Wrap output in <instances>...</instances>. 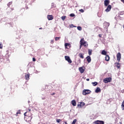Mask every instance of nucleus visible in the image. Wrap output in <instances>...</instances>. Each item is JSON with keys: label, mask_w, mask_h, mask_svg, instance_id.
Masks as SVG:
<instances>
[{"label": "nucleus", "mask_w": 124, "mask_h": 124, "mask_svg": "<svg viewBox=\"0 0 124 124\" xmlns=\"http://www.w3.org/2000/svg\"><path fill=\"white\" fill-rule=\"evenodd\" d=\"M88 63H90L91 62H92V59L91 58V56H88L86 58Z\"/></svg>", "instance_id": "13"}, {"label": "nucleus", "mask_w": 124, "mask_h": 124, "mask_svg": "<svg viewBox=\"0 0 124 124\" xmlns=\"http://www.w3.org/2000/svg\"><path fill=\"white\" fill-rule=\"evenodd\" d=\"M70 17H74L75 16V15L74 14H71L70 15Z\"/></svg>", "instance_id": "34"}, {"label": "nucleus", "mask_w": 124, "mask_h": 124, "mask_svg": "<svg viewBox=\"0 0 124 124\" xmlns=\"http://www.w3.org/2000/svg\"><path fill=\"white\" fill-rule=\"evenodd\" d=\"M112 8V6L111 5H108L107 8V9L105 10L106 12H109Z\"/></svg>", "instance_id": "9"}, {"label": "nucleus", "mask_w": 124, "mask_h": 124, "mask_svg": "<svg viewBox=\"0 0 124 124\" xmlns=\"http://www.w3.org/2000/svg\"><path fill=\"white\" fill-rule=\"evenodd\" d=\"M50 44H54V40H51Z\"/></svg>", "instance_id": "36"}, {"label": "nucleus", "mask_w": 124, "mask_h": 124, "mask_svg": "<svg viewBox=\"0 0 124 124\" xmlns=\"http://www.w3.org/2000/svg\"><path fill=\"white\" fill-rule=\"evenodd\" d=\"M109 3H110V0H104L105 6H108V5H109Z\"/></svg>", "instance_id": "10"}, {"label": "nucleus", "mask_w": 124, "mask_h": 124, "mask_svg": "<svg viewBox=\"0 0 124 124\" xmlns=\"http://www.w3.org/2000/svg\"><path fill=\"white\" fill-rule=\"evenodd\" d=\"M78 56H79V58H80V59H84V54L79 53Z\"/></svg>", "instance_id": "19"}, {"label": "nucleus", "mask_w": 124, "mask_h": 124, "mask_svg": "<svg viewBox=\"0 0 124 124\" xmlns=\"http://www.w3.org/2000/svg\"><path fill=\"white\" fill-rule=\"evenodd\" d=\"M32 61H33V62H35V61H36V60H35V58H32Z\"/></svg>", "instance_id": "39"}, {"label": "nucleus", "mask_w": 124, "mask_h": 124, "mask_svg": "<svg viewBox=\"0 0 124 124\" xmlns=\"http://www.w3.org/2000/svg\"><path fill=\"white\" fill-rule=\"evenodd\" d=\"M77 29L78 31H82V27H81L80 26H78L77 27Z\"/></svg>", "instance_id": "28"}, {"label": "nucleus", "mask_w": 124, "mask_h": 124, "mask_svg": "<svg viewBox=\"0 0 124 124\" xmlns=\"http://www.w3.org/2000/svg\"><path fill=\"white\" fill-rule=\"evenodd\" d=\"M77 122V119H75L73 120L72 123L71 124H76V122Z\"/></svg>", "instance_id": "26"}, {"label": "nucleus", "mask_w": 124, "mask_h": 124, "mask_svg": "<svg viewBox=\"0 0 124 124\" xmlns=\"http://www.w3.org/2000/svg\"><path fill=\"white\" fill-rule=\"evenodd\" d=\"M11 4H12V2H9L7 4V6H8V7H10V5H11Z\"/></svg>", "instance_id": "30"}, {"label": "nucleus", "mask_w": 124, "mask_h": 124, "mask_svg": "<svg viewBox=\"0 0 124 124\" xmlns=\"http://www.w3.org/2000/svg\"><path fill=\"white\" fill-rule=\"evenodd\" d=\"M26 80H30V73H28L25 76Z\"/></svg>", "instance_id": "15"}, {"label": "nucleus", "mask_w": 124, "mask_h": 124, "mask_svg": "<svg viewBox=\"0 0 124 124\" xmlns=\"http://www.w3.org/2000/svg\"><path fill=\"white\" fill-rule=\"evenodd\" d=\"M121 1H122L124 3V0H121Z\"/></svg>", "instance_id": "44"}, {"label": "nucleus", "mask_w": 124, "mask_h": 124, "mask_svg": "<svg viewBox=\"0 0 124 124\" xmlns=\"http://www.w3.org/2000/svg\"><path fill=\"white\" fill-rule=\"evenodd\" d=\"M11 10L12 11L14 10V8H11Z\"/></svg>", "instance_id": "41"}, {"label": "nucleus", "mask_w": 124, "mask_h": 124, "mask_svg": "<svg viewBox=\"0 0 124 124\" xmlns=\"http://www.w3.org/2000/svg\"><path fill=\"white\" fill-rule=\"evenodd\" d=\"M42 99H45V98H42Z\"/></svg>", "instance_id": "48"}, {"label": "nucleus", "mask_w": 124, "mask_h": 124, "mask_svg": "<svg viewBox=\"0 0 124 124\" xmlns=\"http://www.w3.org/2000/svg\"><path fill=\"white\" fill-rule=\"evenodd\" d=\"M3 47V45H2V44L1 43H0V49H2Z\"/></svg>", "instance_id": "32"}, {"label": "nucleus", "mask_w": 124, "mask_h": 124, "mask_svg": "<svg viewBox=\"0 0 124 124\" xmlns=\"http://www.w3.org/2000/svg\"><path fill=\"white\" fill-rule=\"evenodd\" d=\"M123 28H124V25H123Z\"/></svg>", "instance_id": "49"}, {"label": "nucleus", "mask_w": 124, "mask_h": 124, "mask_svg": "<svg viewBox=\"0 0 124 124\" xmlns=\"http://www.w3.org/2000/svg\"><path fill=\"white\" fill-rule=\"evenodd\" d=\"M79 11H80V12H81V13H83L84 10L83 9H81L79 10Z\"/></svg>", "instance_id": "35"}, {"label": "nucleus", "mask_w": 124, "mask_h": 124, "mask_svg": "<svg viewBox=\"0 0 124 124\" xmlns=\"http://www.w3.org/2000/svg\"><path fill=\"white\" fill-rule=\"evenodd\" d=\"M72 105L73 106H76V101H75V100H73L71 101Z\"/></svg>", "instance_id": "17"}, {"label": "nucleus", "mask_w": 124, "mask_h": 124, "mask_svg": "<svg viewBox=\"0 0 124 124\" xmlns=\"http://www.w3.org/2000/svg\"><path fill=\"white\" fill-rule=\"evenodd\" d=\"M91 93L92 91H91L90 90L84 89L83 91L82 94L83 95H86V94H89V93Z\"/></svg>", "instance_id": "3"}, {"label": "nucleus", "mask_w": 124, "mask_h": 124, "mask_svg": "<svg viewBox=\"0 0 124 124\" xmlns=\"http://www.w3.org/2000/svg\"><path fill=\"white\" fill-rule=\"evenodd\" d=\"M92 84L93 85V86H95L97 85V82H92Z\"/></svg>", "instance_id": "24"}, {"label": "nucleus", "mask_w": 124, "mask_h": 124, "mask_svg": "<svg viewBox=\"0 0 124 124\" xmlns=\"http://www.w3.org/2000/svg\"><path fill=\"white\" fill-rule=\"evenodd\" d=\"M112 80V78H107L104 79V82L106 84H107V83H109V82H111V80Z\"/></svg>", "instance_id": "4"}, {"label": "nucleus", "mask_w": 124, "mask_h": 124, "mask_svg": "<svg viewBox=\"0 0 124 124\" xmlns=\"http://www.w3.org/2000/svg\"><path fill=\"white\" fill-rule=\"evenodd\" d=\"M98 36H99V37L101 38V37H102V34H99L98 35Z\"/></svg>", "instance_id": "38"}, {"label": "nucleus", "mask_w": 124, "mask_h": 124, "mask_svg": "<svg viewBox=\"0 0 124 124\" xmlns=\"http://www.w3.org/2000/svg\"><path fill=\"white\" fill-rule=\"evenodd\" d=\"M31 109L28 108L27 110V112H28V113H30V112H31Z\"/></svg>", "instance_id": "33"}, {"label": "nucleus", "mask_w": 124, "mask_h": 124, "mask_svg": "<svg viewBox=\"0 0 124 124\" xmlns=\"http://www.w3.org/2000/svg\"><path fill=\"white\" fill-rule=\"evenodd\" d=\"M119 124H122V123L120 122V123H119Z\"/></svg>", "instance_id": "47"}, {"label": "nucleus", "mask_w": 124, "mask_h": 124, "mask_svg": "<svg viewBox=\"0 0 124 124\" xmlns=\"http://www.w3.org/2000/svg\"><path fill=\"white\" fill-rule=\"evenodd\" d=\"M86 80H87V81H90V79H89V78H87Z\"/></svg>", "instance_id": "42"}, {"label": "nucleus", "mask_w": 124, "mask_h": 124, "mask_svg": "<svg viewBox=\"0 0 124 124\" xmlns=\"http://www.w3.org/2000/svg\"><path fill=\"white\" fill-rule=\"evenodd\" d=\"M95 93H100V92H101V90L100 89V88L99 87H97L96 90H95Z\"/></svg>", "instance_id": "16"}, {"label": "nucleus", "mask_w": 124, "mask_h": 124, "mask_svg": "<svg viewBox=\"0 0 124 124\" xmlns=\"http://www.w3.org/2000/svg\"><path fill=\"white\" fill-rule=\"evenodd\" d=\"M24 115L25 116L24 119L25 121L28 123H31V119H32V114L28 111H26L24 113Z\"/></svg>", "instance_id": "1"}, {"label": "nucleus", "mask_w": 124, "mask_h": 124, "mask_svg": "<svg viewBox=\"0 0 124 124\" xmlns=\"http://www.w3.org/2000/svg\"><path fill=\"white\" fill-rule=\"evenodd\" d=\"M18 114H21V111L18 110L16 112V116H18Z\"/></svg>", "instance_id": "31"}, {"label": "nucleus", "mask_w": 124, "mask_h": 124, "mask_svg": "<svg viewBox=\"0 0 124 124\" xmlns=\"http://www.w3.org/2000/svg\"><path fill=\"white\" fill-rule=\"evenodd\" d=\"M116 65L117 68H120V63H116Z\"/></svg>", "instance_id": "29"}, {"label": "nucleus", "mask_w": 124, "mask_h": 124, "mask_svg": "<svg viewBox=\"0 0 124 124\" xmlns=\"http://www.w3.org/2000/svg\"><path fill=\"white\" fill-rule=\"evenodd\" d=\"M71 27H72V28H76V26L73 25V24H72Z\"/></svg>", "instance_id": "37"}, {"label": "nucleus", "mask_w": 124, "mask_h": 124, "mask_svg": "<svg viewBox=\"0 0 124 124\" xmlns=\"http://www.w3.org/2000/svg\"><path fill=\"white\" fill-rule=\"evenodd\" d=\"M106 24L108 25V27H109V23H106Z\"/></svg>", "instance_id": "40"}, {"label": "nucleus", "mask_w": 124, "mask_h": 124, "mask_svg": "<svg viewBox=\"0 0 124 124\" xmlns=\"http://www.w3.org/2000/svg\"><path fill=\"white\" fill-rule=\"evenodd\" d=\"M93 124H104V121L97 120V121H95L93 122Z\"/></svg>", "instance_id": "7"}, {"label": "nucleus", "mask_w": 124, "mask_h": 124, "mask_svg": "<svg viewBox=\"0 0 124 124\" xmlns=\"http://www.w3.org/2000/svg\"><path fill=\"white\" fill-rule=\"evenodd\" d=\"M102 55H104V56H106L107 52L105 50H103L101 52Z\"/></svg>", "instance_id": "21"}, {"label": "nucleus", "mask_w": 124, "mask_h": 124, "mask_svg": "<svg viewBox=\"0 0 124 124\" xmlns=\"http://www.w3.org/2000/svg\"><path fill=\"white\" fill-rule=\"evenodd\" d=\"M56 122H57V123H58V124H60V123H61V122H62V120L57 119Z\"/></svg>", "instance_id": "25"}, {"label": "nucleus", "mask_w": 124, "mask_h": 124, "mask_svg": "<svg viewBox=\"0 0 124 124\" xmlns=\"http://www.w3.org/2000/svg\"><path fill=\"white\" fill-rule=\"evenodd\" d=\"M122 110H124V100L122 103Z\"/></svg>", "instance_id": "27"}, {"label": "nucleus", "mask_w": 124, "mask_h": 124, "mask_svg": "<svg viewBox=\"0 0 124 124\" xmlns=\"http://www.w3.org/2000/svg\"><path fill=\"white\" fill-rule=\"evenodd\" d=\"M63 124H67V123H66V122H65L64 123H63Z\"/></svg>", "instance_id": "43"}, {"label": "nucleus", "mask_w": 124, "mask_h": 124, "mask_svg": "<svg viewBox=\"0 0 124 124\" xmlns=\"http://www.w3.org/2000/svg\"><path fill=\"white\" fill-rule=\"evenodd\" d=\"M66 18V16H62L61 17V19L63 21H64Z\"/></svg>", "instance_id": "23"}, {"label": "nucleus", "mask_w": 124, "mask_h": 124, "mask_svg": "<svg viewBox=\"0 0 124 124\" xmlns=\"http://www.w3.org/2000/svg\"><path fill=\"white\" fill-rule=\"evenodd\" d=\"M65 59L69 63H72V61H71V59H70V57L69 56H65Z\"/></svg>", "instance_id": "6"}, {"label": "nucleus", "mask_w": 124, "mask_h": 124, "mask_svg": "<svg viewBox=\"0 0 124 124\" xmlns=\"http://www.w3.org/2000/svg\"><path fill=\"white\" fill-rule=\"evenodd\" d=\"M61 39V37H55V41H58Z\"/></svg>", "instance_id": "22"}, {"label": "nucleus", "mask_w": 124, "mask_h": 124, "mask_svg": "<svg viewBox=\"0 0 124 124\" xmlns=\"http://www.w3.org/2000/svg\"><path fill=\"white\" fill-rule=\"evenodd\" d=\"M54 94H55V93H53L52 94V95H54Z\"/></svg>", "instance_id": "46"}, {"label": "nucleus", "mask_w": 124, "mask_h": 124, "mask_svg": "<svg viewBox=\"0 0 124 124\" xmlns=\"http://www.w3.org/2000/svg\"><path fill=\"white\" fill-rule=\"evenodd\" d=\"M80 49L82 48V46H84V47H85V48H87L88 46H89V45L88 44V43L85 41L84 38L81 39L80 41Z\"/></svg>", "instance_id": "2"}, {"label": "nucleus", "mask_w": 124, "mask_h": 124, "mask_svg": "<svg viewBox=\"0 0 124 124\" xmlns=\"http://www.w3.org/2000/svg\"><path fill=\"white\" fill-rule=\"evenodd\" d=\"M79 71H80V73H84V71H85V70L83 69L82 67H80L79 68Z\"/></svg>", "instance_id": "18"}, {"label": "nucleus", "mask_w": 124, "mask_h": 124, "mask_svg": "<svg viewBox=\"0 0 124 124\" xmlns=\"http://www.w3.org/2000/svg\"><path fill=\"white\" fill-rule=\"evenodd\" d=\"M92 53H93V50L92 49H88V54L89 56H92Z\"/></svg>", "instance_id": "20"}, {"label": "nucleus", "mask_w": 124, "mask_h": 124, "mask_svg": "<svg viewBox=\"0 0 124 124\" xmlns=\"http://www.w3.org/2000/svg\"><path fill=\"white\" fill-rule=\"evenodd\" d=\"M65 48L66 49H69L70 48V44L69 43H65Z\"/></svg>", "instance_id": "12"}, {"label": "nucleus", "mask_w": 124, "mask_h": 124, "mask_svg": "<svg viewBox=\"0 0 124 124\" xmlns=\"http://www.w3.org/2000/svg\"><path fill=\"white\" fill-rule=\"evenodd\" d=\"M39 30H42V28H40Z\"/></svg>", "instance_id": "45"}, {"label": "nucleus", "mask_w": 124, "mask_h": 124, "mask_svg": "<svg viewBox=\"0 0 124 124\" xmlns=\"http://www.w3.org/2000/svg\"><path fill=\"white\" fill-rule=\"evenodd\" d=\"M121 56L122 55L120 52H118L116 55L117 60L119 62H120V61H121Z\"/></svg>", "instance_id": "5"}, {"label": "nucleus", "mask_w": 124, "mask_h": 124, "mask_svg": "<svg viewBox=\"0 0 124 124\" xmlns=\"http://www.w3.org/2000/svg\"><path fill=\"white\" fill-rule=\"evenodd\" d=\"M47 18L49 21L53 20L54 19V16L53 15H48Z\"/></svg>", "instance_id": "11"}, {"label": "nucleus", "mask_w": 124, "mask_h": 124, "mask_svg": "<svg viewBox=\"0 0 124 124\" xmlns=\"http://www.w3.org/2000/svg\"><path fill=\"white\" fill-rule=\"evenodd\" d=\"M85 103L82 102H80V104H78V108H82V107H84V106H85Z\"/></svg>", "instance_id": "8"}, {"label": "nucleus", "mask_w": 124, "mask_h": 124, "mask_svg": "<svg viewBox=\"0 0 124 124\" xmlns=\"http://www.w3.org/2000/svg\"><path fill=\"white\" fill-rule=\"evenodd\" d=\"M105 61H106V62H109V61H110V57L109 55H106Z\"/></svg>", "instance_id": "14"}]
</instances>
